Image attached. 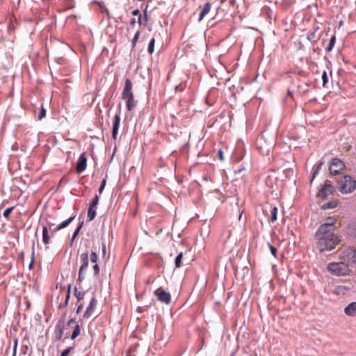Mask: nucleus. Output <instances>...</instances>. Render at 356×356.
I'll return each mask as SVG.
<instances>
[{"mask_svg": "<svg viewBox=\"0 0 356 356\" xmlns=\"http://www.w3.org/2000/svg\"><path fill=\"white\" fill-rule=\"evenodd\" d=\"M80 334V327L78 324L75 325V327L72 332V334L71 335V339L74 340Z\"/></svg>", "mask_w": 356, "mask_h": 356, "instance_id": "27", "label": "nucleus"}, {"mask_svg": "<svg viewBox=\"0 0 356 356\" xmlns=\"http://www.w3.org/2000/svg\"><path fill=\"white\" fill-rule=\"evenodd\" d=\"M271 254L275 257L277 253V248L268 243Z\"/></svg>", "mask_w": 356, "mask_h": 356, "instance_id": "43", "label": "nucleus"}, {"mask_svg": "<svg viewBox=\"0 0 356 356\" xmlns=\"http://www.w3.org/2000/svg\"><path fill=\"white\" fill-rule=\"evenodd\" d=\"M154 295L158 300L162 303L168 305L171 302V295L169 292L165 291L163 288L159 287L154 291Z\"/></svg>", "mask_w": 356, "mask_h": 356, "instance_id": "7", "label": "nucleus"}, {"mask_svg": "<svg viewBox=\"0 0 356 356\" xmlns=\"http://www.w3.org/2000/svg\"><path fill=\"white\" fill-rule=\"evenodd\" d=\"M85 292L79 291L77 288H74V296L77 298L78 301L83 300L84 298Z\"/></svg>", "mask_w": 356, "mask_h": 356, "instance_id": "31", "label": "nucleus"}, {"mask_svg": "<svg viewBox=\"0 0 356 356\" xmlns=\"http://www.w3.org/2000/svg\"><path fill=\"white\" fill-rule=\"evenodd\" d=\"M46 109L44 108L43 105L42 104L40 108V111L38 115V120H42L45 116H46Z\"/></svg>", "mask_w": 356, "mask_h": 356, "instance_id": "28", "label": "nucleus"}, {"mask_svg": "<svg viewBox=\"0 0 356 356\" xmlns=\"http://www.w3.org/2000/svg\"><path fill=\"white\" fill-rule=\"evenodd\" d=\"M155 38H152L149 43L147 51L149 54H152L154 51Z\"/></svg>", "mask_w": 356, "mask_h": 356, "instance_id": "29", "label": "nucleus"}, {"mask_svg": "<svg viewBox=\"0 0 356 356\" xmlns=\"http://www.w3.org/2000/svg\"><path fill=\"white\" fill-rule=\"evenodd\" d=\"M218 158L220 161H223L224 160V156H223V152L221 149H219L218 151Z\"/></svg>", "mask_w": 356, "mask_h": 356, "instance_id": "44", "label": "nucleus"}, {"mask_svg": "<svg viewBox=\"0 0 356 356\" xmlns=\"http://www.w3.org/2000/svg\"><path fill=\"white\" fill-rule=\"evenodd\" d=\"M83 305L82 303H80L79 305H77V308H76V314H79L81 312V311L83 309Z\"/></svg>", "mask_w": 356, "mask_h": 356, "instance_id": "45", "label": "nucleus"}, {"mask_svg": "<svg viewBox=\"0 0 356 356\" xmlns=\"http://www.w3.org/2000/svg\"><path fill=\"white\" fill-rule=\"evenodd\" d=\"M80 268L79 270L77 282L81 283L86 277V273L88 267V252L85 250L80 254Z\"/></svg>", "mask_w": 356, "mask_h": 356, "instance_id": "5", "label": "nucleus"}, {"mask_svg": "<svg viewBox=\"0 0 356 356\" xmlns=\"http://www.w3.org/2000/svg\"><path fill=\"white\" fill-rule=\"evenodd\" d=\"M75 323V319L74 318H71L68 322H67V325H71L72 324L74 323Z\"/></svg>", "mask_w": 356, "mask_h": 356, "instance_id": "49", "label": "nucleus"}, {"mask_svg": "<svg viewBox=\"0 0 356 356\" xmlns=\"http://www.w3.org/2000/svg\"><path fill=\"white\" fill-rule=\"evenodd\" d=\"M315 31H309L307 34V39L309 40V41H312L313 40L315 39L316 38V35H315Z\"/></svg>", "mask_w": 356, "mask_h": 356, "instance_id": "38", "label": "nucleus"}, {"mask_svg": "<svg viewBox=\"0 0 356 356\" xmlns=\"http://www.w3.org/2000/svg\"><path fill=\"white\" fill-rule=\"evenodd\" d=\"M87 166V157L86 156L85 153H82L76 163V171L78 173L83 172L86 169Z\"/></svg>", "mask_w": 356, "mask_h": 356, "instance_id": "11", "label": "nucleus"}, {"mask_svg": "<svg viewBox=\"0 0 356 356\" xmlns=\"http://www.w3.org/2000/svg\"><path fill=\"white\" fill-rule=\"evenodd\" d=\"M355 236H356V233L355 234Z\"/></svg>", "mask_w": 356, "mask_h": 356, "instance_id": "60", "label": "nucleus"}, {"mask_svg": "<svg viewBox=\"0 0 356 356\" xmlns=\"http://www.w3.org/2000/svg\"><path fill=\"white\" fill-rule=\"evenodd\" d=\"M97 305V300L95 296H92L90 298L89 305H88L83 315V318H90L94 313L95 308Z\"/></svg>", "mask_w": 356, "mask_h": 356, "instance_id": "9", "label": "nucleus"}, {"mask_svg": "<svg viewBox=\"0 0 356 356\" xmlns=\"http://www.w3.org/2000/svg\"><path fill=\"white\" fill-rule=\"evenodd\" d=\"M316 248L320 252L331 251L340 243L339 237L334 232L317 229L315 233Z\"/></svg>", "mask_w": 356, "mask_h": 356, "instance_id": "1", "label": "nucleus"}, {"mask_svg": "<svg viewBox=\"0 0 356 356\" xmlns=\"http://www.w3.org/2000/svg\"><path fill=\"white\" fill-rule=\"evenodd\" d=\"M132 15L138 17V24L141 26L143 24L142 15L138 9H136L131 13Z\"/></svg>", "mask_w": 356, "mask_h": 356, "instance_id": "24", "label": "nucleus"}, {"mask_svg": "<svg viewBox=\"0 0 356 356\" xmlns=\"http://www.w3.org/2000/svg\"><path fill=\"white\" fill-rule=\"evenodd\" d=\"M345 168L343 162L337 158L332 159L330 163L329 170L332 175H339Z\"/></svg>", "mask_w": 356, "mask_h": 356, "instance_id": "6", "label": "nucleus"}, {"mask_svg": "<svg viewBox=\"0 0 356 356\" xmlns=\"http://www.w3.org/2000/svg\"><path fill=\"white\" fill-rule=\"evenodd\" d=\"M321 163L319 164V165L316 168H318V170L321 168Z\"/></svg>", "mask_w": 356, "mask_h": 356, "instance_id": "56", "label": "nucleus"}, {"mask_svg": "<svg viewBox=\"0 0 356 356\" xmlns=\"http://www.w3.org/2000/svg\"><path fill=\"white\" fill-rule=\"evenodd\" d=\"M321 163L319 164V165L316 168H318V170L321 168Z\"/></svg>", "mask_w": 356, "mask_h": 356, "instance_id": "57", "label": "nucleus"}, {"mask_svg": "<svg viewBox=\"0 0 356 356\" xmlns=\"http://www.w3.org/2000/svg\"><path fill=\"white\" fill-rule=\"evenodd\" d=\"M75 217H76L75 215H72L68 219H67V220H64L63 222H62L61 223H60L56 227H55L54 229H53L51 230V234H53L54 233L56 232L57 231H58L61 229H63V228L67 227L70 225V223L73 221V220L75 218Z\"/></svg>", "mask_w": 356, "mask_h": 356, "instance_id": "16", "label": "nucleus"}, {"mask_svg": "<svg viewBox=\"0 0 356 356\" xmlns=\"http://www.w3.org/2000/svg\"><path fill=\"white\" fill-rule=\"evenodd\" d=\"M83 225V221H81L73 233L72 241H74V239L76 238V237L78 236L81 229L82 228Z\"/></svg>", "mask_w": 356, "mask_h": 356, "instance_id": "30", "label": "nucleus"}, {"mask_svg": "<svg viewBox=\"0 0 356 356\" xmlns=\"http://www.w3.org/2000/svg\"><path fill=\"white\" fill-rule=\"evenodd\" d=\"M321 77H322V80H323V86L325 87V84L328 81V78H327V72L325 71L323 72Z\"/></svg>", "mask_w": 356, "mask_h": 356, "instance_id": "37", "label": "nucleus"}, {"mask_svg": "<svg viewBox=\"0 0 356 356\" xmlns=\"http://www.w3.org/2000/svg\"><path fill=\"white\" fill-rule=\"evenodd\" d=\"M132 88L133 84L129 78H127L124 81V86L122 93V99L125 100L126 107L129 111H133L137 104V102L134 100Z\"/></svg>", "mask_w": 356, "mask_h": 356, "instance_id": "2", "label": "nucleus"}, {"mask_svg": "<svg viewBox=\"0 0 356 356\" xmlns=\"http://www.w3.org/2000/svg\"><path fill=\"white\" fill-rule=\"evenodd\" d=\"M296 87H297V90L299 92H301L300 90V85L298 83V84H296L295 85Z\"/></svg>", "mask_w": 356, "mask_h": 356, "instance_id": "51", "label": "nucleus"}, {"mask_svg": "<svg viewBox=\"0 0 356 356\" xmlns=\"http://www.w3.org/2000/svg\"><path fill=\"white\" fill-rule=\"evenodd\" d=\"M96 215H97L96 207H92L89 206L88 211V220L91 221L93 219H95Z\"/></svg>", "mask_w": 356, "mask_h": 356, "instance_id": "22", "label": "nucleus"}, {"mask_svg": "<svg viewBox=\"0 0 356 356\" xmlns=\"http://www.w3.org/2000/svg\"><path fill=\"white\" fill-rule=\"evenodd\" d=\"M136 19H135V18H133V19H131V21H130V26H131V27H134V26H136Z\"/></svg>", "mask_w": 356, "mask_h": 356, "instance_id": "46", "label": "nucleus"}, {"mask_svg": "<svg viewBox=\"0 0 356 356\" xmlns=\"http://www.w3.org/2000/svg\"><path fill=\"white\" fill-rule=\"evenodd\" d=\"M70 292H71V286L69 285L68 288H67V293H66V296H65V302H64L63 305H59V308H61L62 307H66L67 305L69 300H70Z\"/></svg>", "mask_w": 356, "mask_h": 356, "instance_id": "25", "label": "nucleus"}, {"mask_svg": "<svg viewBox=\"0 0 356 356\" xmlns=\"http://www.w3.org/2000/svg\"><path fill=\"white\" fill-rule=\"evenodd\" d=\"M54 223H51V222H48V226H49V229H51V227L54 226Z\"/></svg>", "mask_w": 356, "mask_h": 356, "instance_id": "52", "label": "nucleus"}, {"mask_svg": "<svg viewBox=\"0 0 356 356\" xmlns=\"http://www.w3.org/2000/svg\"><path fill=\"white\" fill-rule=\"evenodd\" d=\"M295 92V90L294 88H293L292 87H289V89H288V95L291 96L292 95V93H293Z\"/></svg>", "mask_w": 356, "mask_h": 356, "instance_id": "47", "label": "nucleus"}, {"mask_svg": "<svg viewBox=\"0 0 356 356\" xmlns=\"http://www.w3.org/2000/svg\"><path fill=\"white\" fill-rule=\"evenodd\" d=\"M291 83H292L293 85V84L295 85L294 81H291Z\"/></svg>", "mask_w": 356, "mask_h": 356, "instance_id": "58", "label": "nucleus"}, {"mask_svg": "<svg viewBox=\"0 0 356 356\" xmlns=\"http://www.w3.org/2000/svg\"><path fill=\"white\" fill-rule=\"evenodd\" d=\"M99 200V195H95V197L91 200L89 206L92 207H96L97 205L98 204Z\"/></svg>", "mask_w": 356, "mask_h": 356, "instance_id": "34", "label": "nucleus"}, {"mask_svg": "<svg viewBox=\"0 0 356 356\" xmlns=\"http://www.w3.org/2000/svg\"><path fill=\"white\" fill-rule=\"evenodd\" d=\"M15 207H11L7 208L3 213V216L6 218L7 220L9 219V216L12 211L14 209Z\"/></svg>", "mask_w": 356, "mask_h": 356, "instance_id": "33", "label": "nucleus"}, {"mask_svg": "<svg viewBox=\"0 0 356 356\" xmlns=\"http://www.w3.org/2000/svg\"><path fill=\"white\" fill-rule=\"evenodd\" d=\"M211 8V5L209 2H207L204 5L203 8L202 9V10L200 13V15H199V19H198L199 22H200L204 19V17L210 12Z\"/></svg>", "mask_w": 356, "mask_h": 356, "instance_id": "19", "label": "nucleus"}, {"mask_svg": "<svg viewBox=\"0 0 356 356\" xmlns=\"http://www.w3.org/2000/svg\"><path fill=\"white\" fill-rule=\"evenodd\" d=\"M318 168H316L313 174V178L315 177V175L318 173Z\"/></svg>", "mask_w": 356, "mask_h": 356, "instance_id": "53", "label": "nucleus"}, {"mask_svg": "<svg viewBox=\"0 0 356 356\" xmlns=\"http://www.w3.org/2000/svg\"><path fill=\"white\" fill-rule=\"evenodd\" d=\"M94 275L97 276L99 274V267L97 264H95L92 267Z\"/></svg>", "mask_w": 356, "mask_h": 356, "instance_id": "41", "label": "nucleus"}, {"mask_svg": "<svg viewBox=\"0 0 356 356\" xmlns=\"http://www.w3.org/2000/svg\"><path fill=\"white\" fill-rule=\"evenodd\" d=\"M264 212L269 211L270 213V217L268 218V222H273L277 218V208L275 206L269 205L263 209Z\"/></svg>", "mask_w": 356, "mask_h": 356, "instance_id": "14", "label": "nucleus"}, {"mask_svg": "<svg viewBox=\"0 0 356 356\" xmlns=\"http://www.w3.org/2000/svg\"><path fill=\"white\" fill-rule=\"evenodd\" d=\"M97 259H98L97 254L95 252L92 251L91 254H90V261L92 263L97 264Z\"/></svg>", "mask_w": 356, "mask_h": 356, "instance_id": "36", "label": "nucleus"}, {"mask_svg": "<svg viewBox=\"0 0 356 356\" xmlns=\"http://www.w3.org/2000/svg\"><path fill=\"white\" fill-rule=\"evenodd\" d=\"M120 123V112H118V113L115 114V115L114 117L113 123L112 137L114 140L116 139V137H117V135L118 133V130H119Z\"/></svg>", "mask_w": 356, "mask_h": 356, "instance_id": "13", "label": "nucleus"}, {"mask_svg": "<svg viewBox=\"0 0 356 356\" xmlns=\"http://www.w3.org/2000/svg\"><path fill=\"white\" fill-rule=\"evenodd\" d=\"M17 339H14V345H13V354L12 356H16V351H17Z\"/></svg>", "mask_w": 356, "mask_h": 356, "instance_id": "42", "label": "nucleus"}, {"mask_svg": "<svg viewBox=\"0 0 356 356\" xmlns=\"http://www.w3.org/2000/svg\"><path fill=\"white\" fill-rule=\"evenodd\" d=\"M73 347H68L65 349L60 354V356H68Z\"/></svg>", "mask_w": 356, "mask_h": 356, "instance_id": "40", "label": "nucleus"}, {"mask_svg": "<svg viewBox=\"0 0 356 356\" xmlns=\"http://www.w3.org/2000/svg\"><path fill=\"white\" fill-rule=\"evenodd\" d=\"M334 191V187L330 184H325L321 186V189L317 193V197L319 198L325 199L330 195L332 194Z\"/></svg>", "mask_w": 356, "mask_h": 356, "instance_id": "8", "label": "nucleus"}, {"mask_svg": "<svg viewBox=\"0 0 356 356\" xmlns=\"http://www.w3.org/2000/svg\"><path fill=\"white\" fill-rule=\"evenodd\" d=\"M182 258H183V252H180L177 255V257H175V265L177 268H179L181 267Z\"/></svg>", "mask_w": 356, "mask_h": 356, "instance_id": "23", "label": "nucleus"}, {"mask_svg": "<svg viewBox=\"0 0 356 356\" xmlns=\"http://www.w3.org/2000/svg\"><path fill=\"white\" fill-rule=\"evenodd\" d=\"M143 19L144 23L143 24L144 26H146L147 23L148 22L147 15V8L143 11V17L142 16V19Z\"/></svg>", "mask_w": 356, "mask_h": 356, "instance_id": "39", "label": "nucleus"}, {"mask_svg": "<svg viewBox=\"0 0 356 356\" xmlns=\"http://www.w3.org/2000/svg\"><path fill=\"white\" fill-rule=\"evenodd\" d=\"M335 42H336V36L333 35L331 37V38L330 40L329 44L327 45V47H326V51H331L332 49H333V47L335 44Z\"/></svg>", "mask_w": 356, "mask_h": 356, "instance_id": "26", "label": "nucleus"}, {"mask_svg": "<svg viewBox=\"0 0 356 356\" xmlns=\"http://www.w3.org/2000/svg\"><path fill=\"white\" fill-rule=\"evenodd\" d=\"M344 313L349 316H354L356 314V302L348 304L344 308Z\"/></svg>", "mask_w": 356, "mask_h": 356, "instance_id": "18", "label": "nucleus"}, {"mask_svg": "<svg viewBox=\"0 0 356 356\" xmlns=\"http://www.w3.org/2000/svg\"><path fill=\"white\" fill-rule=\"evenodd\" d=\"M343 257H346L348 261L356 263V248H348L343 252Z\"/></svg>", "mask_w": 356, "mask_h": 356, "instance_id": "12", "label": "nucleus"}, {"mask_svg": "<svg viewBox=\"0 0 356 356\" xmlns=\"http://www.w3.org/2000/svg\"><path fill=\"white\" fill-rule=\"evenodd\" d=\"M65 325L64 321L60 320L56 326V339L60 341L64 333Z\"/></svg>", "mask_w": 356, "mask_h": 356, "instance_id": "15", "label": "nucleus"}, {"mask_svg": "<svg viewBox=\"0 0 356 356\" xmlns=\"http://www.w3.org/2000/svg\"><path fill=\"white\" fill-rule=\"evenodd\" d=\"M106 253V245L105 243H103L102 244V254L103 255H104Z\"/></svg>", "mask_w": 356, "mask_h": 356, "instance_id": "50", "label": "nucleus"}, {"mask_svg": "<svg viewBox=\"0 0 356 356\" xmlns=\"http://www.w3.org/2000/svg\"><path fill=\"white\" fill-rule=\"evenodd\" d=\"M319 29L318 26L314 27V30L315 32Z\"/></svg>", "mask_w": 356, "mask_h": 356, "instance_id": "54", "label": "nucleus"}, {"mask_svg": "<svg viewBox=\"0 0 356 356\" xmlns=\"http://www.w3.org/2000/svg\"><path fill=\"white\" fill-rule=\"evenodd\" d=\"M140 31H137L135 34H134V36L132 39V41H131V46H132V48H135L136 45V43L138 40V38L140 37Z\"/></svg>", "mask_w": 356, "mask_h": 356, "instance_id": "32", "label": "nucleus"}, {"mask_svg": "<svg viewBox=\"0 0 356 356\" xmlns=\"http://www.w3.org/2000/svg\"><path fill=\"white\" fill-rule=\"evenodd\" d=\"M336 220L332 218H327L325 222L318 228L319 230L334 232Z\"/></svg>", "mask_w": 356, "mask_h": 356, "instance_id": "10", "label": "nucleus"}, {"mask_svg": "<svg viewBox=\"0 0 356 356\" xmlns=\"http://www.w3.org/2000/svg\"><path fill=\"white\" fill-rule=\"evenodd\" d=\"M106 184V177L105 178H104L101 182V185L98 190L99 194L102 193L103 191L105 188Z\"/></svg>", "mask_w": 356, "mask_h": 356, "instance_id": "35", "label": "nucleus"}, {"mask_svg": "<svg viewBox=\"0 0 356 356\" xmlns=\"http://www.w3.org/2000/svg\"><path fill=\"white\" fill-rule=\"evenodd\" d=\"M42 242L44 244L47 245L50 243V236L49 234V229L47 226L42 227Z\"/></svg>", "mask_w": 356, "mask_h": 356, "instance_id": "20", "label": "nucleus"}, {"mask_svg": "<svg viewBox=\"0 0 356 356\" xmlns=\"http://www.w3.org/2000/svg\"><path fill=\"white\" fill-rule=\"evenodd\" d=\"M242 213H240L238 218L240 219L241 218Z\"/></svg>", "mask_w": 356, "mask_h": 356, "instance_id": "59", "label": "nucleus"}, {"mask_svg": "<svg viewBox=\"0 0 356 356\" xmlns=\"http://www.w3.org/2000/svg\"><path fill=\"white\" fill-rule=\"evenodd\" d=\"M338 205V202L336 200H332L330 202H327L326 203H324L321 206V209L323 210H327L330 209L336 208Z\"/></svg>", "mask_w": 356, "mask_h": 356, "instance_id": "21", "label": "nucleus"}, {"mask_svg": "<svg viewBox=\"0 0 356 356\" xmlns=\"http://www.w3.org/2000/svg\"><path fill=\"white\" fill-rule=\"evenodd\" d=\"M326 268L331 275L334 276H346L351 272L348 264L345 261L330 262L327 265Z\"/></svg>", "mask_w": 356, "mask_h": 356, "instance_id": "3", "label": "nucleus"}, {"mask_svg": "<svg viewBox=\"0 0 356 356\" xmlns=\"http://www.w3.org/2000/svg\"><path fill=\"white\" fill-rule=\"evenodd\" d=\"M338 190L343 193H350L356 188V181L349 175L343 176L337 182Z\"/></svg>", "mask_w": 356, "mask_h": 356, "instance_id": "4", "label": "nucleus"}, {"mask_svg": "<svg viewBox=\"0 0 356 356\" xmlns=\"http://www.w3.org/2000/svg\"><path fill=\"white\" fill-rule=\"evenodd\" d=\"M350 290L348 286L338 285L334 289V293L338 296H344Z\"/></svg>", "mask_w": 356, "mask_h": 356, "instance_id": "17", "label": "nucleus"}, {"mask_svg": "<svg viewBox=\"0 0 356 356\" xmlns=\"http://www.w3.org/2000/svg\"><path fill=\"white\" fill-rule=\"evenodd\" d=\"M33 261H34V257H33V253L32 254V257H31V261L29 264V268L31 269L33 266Z\"/></svg>", "mask_w": 356, "mask_h": 356, "instance_id": "48", "label": "nucleus"}, {"mask_svg": "<svg viewBox=\"0 0 356 356\" xmlns=\"http://www.w3.org/2000/svg\"><path fill=\"white\" fill-rule=\"evenodd\" d=\"M138 312H142V311H141V308H140V307H138Z\"/></svg>", "mask_w": 356, "mask_h": 356, "instance_id": "55", "label": "nucleus"}]
</instances>
